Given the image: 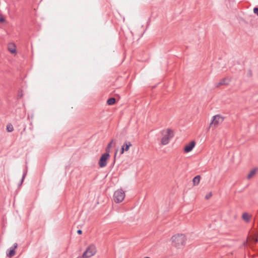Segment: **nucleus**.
Wrapping results in <instances>:
<instances>
[{"mask_svg": "<svg viewBox=\"0 0 258 258\" xmlns=\"http://www.w3.org/2000/svg\"><path fill=\"white\" fill-rule=\"evenodd\" d=\"M13 130L14 127L12 124L9 123L7 125V131L8 132H12Z\"/></svg>", "mask_w": 258, "mask_h": 258, "instance_id": "dca6fc26", "label": "nucleus"}, {"mask_svg": "<svg viewBox=\"0 0 258 258\" xmlns=\"http://www.w3.org/2000/svg\"><path fill=\"white\" fill-rule=\"evenodd\" d=\"M77 233L78 234H81L82 233V231L80 229L77 230Z\"/></svg>", "mask_w": 258, "mask_h": 258, "instance_id": "393cba45", "label": "nucleus"}, {"mask_svg": "<svg viewBox=\"0 0 258 258\" xmlns=\"http://www.w3.org/2000/svg\"><path fill=\"white\" fill-rule=\"evenodd\" d=\"M115 140L112 139L107 145V146L109 147V148H111L112 144H115Z\"/></svg>", "mask_w": 258, "mask_h": 258, "instance_id": "a211bd4d", "label": "nucleus"}, {"mask_svg": "<svg viewBox=\"0 0 258 258\" xmlns=\"http://www.w3.org/2000/svg\"><path fill=\"white\" fill-rule=\"evenodd\" d=\"M5 22V19L0 15V23H3Z\"/></svg>", "mask_w": 258, "mask_h": 258, "instance_id": "412c9836", "label": "nucleus"}, {"mask_svg": "<svg viewBox=\"0 0 258 258\" xmlns=\"http://www.w3.org/2000/svg\"><path fill=\"white\" fill-rule=\"evenodd\" d=\"M242 218L243 220L246 222H248L249 221L250 217L247 213H244L242 214Z\"/></svg>", "mask_w": 258, "mask_h": 258, "instance_id": "4468645a", "label": "nucleus"}, {"mask_svg": "<svg viewBox=\"0 0 258 258\" xmlns=\"http://www.w3.org/2000/svg\"><path fill=\"white\" fill-rule=\"evenodd\" d=\"M117 150L116 151V152H115V153L114 154V158H115V156H116V155L117 154Z\"/></svg>", "mask_w": 258, "mask_h": 258, "instance_id": "a878e982", "label": "nucleus"}, {"mask_svg": "<svg viewBox=\"0 0 258 258\" xmlns=\"http://www.w3.org/2000/svg\"><path fill=\"white\" fill-rule=\"evenodd\" d=\"M196 143L195 141H192L190 142L188 144L186 145L184 149V151L186 153H188L190 152L192 149L195 146Z\"/></svg>", "mask_w": 258, "mask_h": 258, "instance_id": "1a4fd4ad", "label": "nucleus"}, {"mask_svg": "<svg viewBox=\"0 0 258 258\" xmlns=\"http://www.w3.org/2000/svg\"><path fill=\"white\" fill-rule=\"evenodd\" d=\"M27 170L26 169L25 171H24V172L23 173V174L21 180L20 181V183L19 184V186H20L22 184V183H23V181L24 180V178H25V176H26V175L27 174Z\"/></svg>", "mask_w": 258, "mask_h": 258, "instance_id": "f3484780", "label": "nucleus"}, {"mask_svg": "<svg viewBox=\"0 0 258 258\" xmlns=\"http://www.w3.org/2000/svg\"><path fill=\"white\" fill-rule=\"evenodd\" d=\"M186 240L185 235L182 234L175 235L171 238L173 245L178 248H181L185 244Z\"/></svg>", "mask_w": 258, "mask_h": 258, "instance_id": "f257e3e1", "label": "nucleus"}, {"mask_svg": "<svg viewBox=\"0 0 258 258\" xmlns=\"http://www.w3.org/2000/svg\"><path fill=\"white\" fill-rule=\"evenodd\" d=\"M257 170V168H254L252 169L251 170H250L249 174L247 175V178L248 179H249L251 178H252L255 175Z\"/></svg>", "mask_w": 258, "mask_h": 258, "instance_id": "f8f14e48", "label": "nucleus"}, {"mask_svg": "<svg viewBox=\"0 0 258 258\" xmlns=\"http://www.w3.org/2000/svg\"><path fill=\"white\" fill-rule=\"evenodd\" d=\"M8 50L12 53H16V46L13 43H10L8 45Z\"/></svg>", "mask_w": 258, "mask_h": 258, "instance_id": "9b49d317", "label": "nucleus"}, {"mask_svg": "<svg viewBox=\"0 0 258 258\" xmlns=\"http://www.w3.org/2000/svg\"><path fill=\"white\" fill-rule=\"evenodd\" d=\"M253 13L258 16V7H255L253 9Z\"/></svg>", "mask_w": 258, "mask_h": 258, "instance_id": "4be33fe9", "label": "nucleus"}, {"mask_svg": "<svg viewBox=\"0 0 258 258\" xmlns=\"http://www.w3.org/2000/svg\"><path fill=\"white\" fill-rule=\"evenodd\" d=\"M110 148H109V147L107 146L106 149H105V151L106 152L105 153H108L109 154L110 152Z\"/></svg>", "mask_w": 258, "mask_h": 258, "instance_id": "5701e85b", "label": "nucleus"}, {"mask_svg": "<svg viewBox=\"0 0 258 258\" xmlns=\"http://www.w3.org/2000/svg\"><path fill=\"white\" fill-rule=\"evenodd\" d=\"M161 134L164 137L161 139V144L166 145L168 144L170 139L173 137L172 131L168 128L166 131L163 130Z\"/></svg>", "mask_w": 258, "mask_h": 258, "instance_id": "f03ea898", "label": "nucleus"}, {"mask_svg": "<svg viewBox=\"0 0 258 258\" xmlns=\"http://www.w3.org/2000/svg\"><path fill=\"white\" fill-rule=\"evenodd\" d=\"M125 197V194L122 189H118L114 193V201L116 203L121 202Z\"/></svg>", "mask_w": 258, "mask_h": 258, "instance_id": "7ed1b4c3", "label": "nucleus"}, {"mask_svg": "<svg viewBox=\"0 0 258 258\" xmlns=\"http://www.w3.org/2000/svg\"><path fill=\"white\" fill-rule=\"evenodd\" d=\"M110 155L108 153H104L101 155L98 162L100 167L103 168L106 166L107 161Z\"/></svg>", "mask_w": 258, "mask_h": 258, "instance_id": "39448f33", "label": "nucleus"}, {"mask_svg": "<svg viewBox=\"0 0 258 258\" xmlns=\"http://www.w3.org/2000/svg\"><path fill=\"white\" fill-rule=\"evenodd\" d=\"M230 81V80L228 78H225L221 80L216 85V87H219L222 85H227L229 83Z\"/></svg>", "mask_w": 258, "mask_h": 258, "instance_id": "9d476101", "label": "nucleus"}, {"mask_svg": "<svg viewBox=\"0 0 258 258\" xmlns=\"http://www.w3.org/2000/svg\"><path fill=\"white\" fill-rule=\"evenodd\" d=\"M201 179V176L200 175H197L195 176L193 179L192 182L194 185H197L199 184Z\"/></svg>", "mask_w": 258, "mask_h": 258, "instance_id": "ddd939ff", "label": "nucleus"}, {"mask_svg": "<svg viewBox=\"0 0 258 258\" xmlns=\"http://www.w3.org/2000/svg\"><path fill=\"white\" fill-rule=\"evenodd\" d=\"M115 99L113 97H111L107 100V103L109 105H111L114 104L115 103Z\"/></svg>", "mask_w": 258, "mask_h": 258, "instance_id": "2eb2a0df", "label": "nucleus"}, {"mask_svg": "<svg viewBox=\"0 0 258 258\" xmlns=\"http://www.w3.org/2000/svg\"><path fill=\"white\" fill-rule=\"evenodd\" d=\"M212 192H210L205 196V199L208 200L212 197Z\"/></svg>", "mask_w": 258, "mask_h": 258, "instance_id": "6ab92c4d", "label": "nucleus"}, {"mask_svg": "<svg viewBox=\"0 0 258 258\" xmlns=\"http://www.w3.org/2000/svg\"><path fill=\"white\" fill-rule=\"evenodd\" d=\"M17 246H18V244L17 243H15L13 244V246H12L10 248V249L8 250L7 252V255L10 257L13 256L16 253L15 249L17 247Z\"/></svg>", "mask_w": 258, "mask_h": 258, "instance_id": "6e6552de", "label": "nucleus"}, {"mask_svg": "<svg viewBox=\"0 0 258 258\" xmlns=\"http://www.w3.org/2000/svg\"><path fill=\"white\" fill-rule=\"evenodd\" d=\"M247 76L249 77H251L252 76V72L251 70H249L247 73Z\"/></svg>", "mask_w": 258, "mask_h": 258, "instance_id": "b1692460", "label": "nucleus"}, {"mask_svg": "<svg viewBox=\"0 0 258 258\" xmlns=\"http://www.w3.org/2000/svg\"><path fill=\"white\" fill-rule=\"evenodd\" d=\"M223 117L220 115H216L213 117V119L210 123L211 127H216L219 123L223 121Z\"/></svg>", "mask_w": 258, "mask_h": 258, "instance_id": "423d86ee", "label": "nucleus"}, {"mask_svg": "<svg viewBox=\"0 0 258 258\" xmlns=\"http://www.w3.org/2000/svg\"><path fill=\"white\" fill-rule=\"evenodd\" d=\"M132 146V143L128 141H125L123 145L121 146V150H120V154H122L124 151H128L130 147Z\"/></svg>", "mask_w": 258, "mask_h": 258, "instance_id": "0eeeda50", "label": "nucleus"}, {"mask_svg": "<svg viewBox=\"0 0 258 258\" xmlns=\"http://www.w3.org/2000/svg\"><path fill=\"white\" fill-rule=\"evenodd\" d=\"M144 258H150V257H145Z\"/></svg>", "mask_w": 258, "mask_h": 258, "instance_id": "c85d7f7f", "label": "nucleus"}, {"mask_svg": "<svg viewBox=\"0 0 258 258\" xmlns=\"http://www.w3.org/2000/svg\"><path fill=\"white\" fill-rule=\"evenodd\" d=\"M96 248L94 245H91L87 247L86 250L83 253L82 257L83 258H88L93 256L96 253Z\"/></svg>", "mask_w": 258, "mask_h": 258, "instance_id": "20e7f679", "label": "nucleus"}, {"mask_svg": "<svg viewBox=\"0 0 258 258\" xmlns=\"http://www.w3.org/2000/svg\"><path fill=\"white\" fill-rule=\"evenodd\" d=\"M22 96H23L22 94H20V97H22Z\"/></svg>", "mask_w": 258, "mask_h": 258, "instance_id": "cd10ccee", "label": "nucleus"}, {"mask_svg": "<svg viewBox=\"0 0 258 258\" xmlns=\"http://www.w3.org/2000/svg\"><path fill=\"white\" fill-rule=\"evenodd\" d=\"M250 238L251 240L253 241L255 243L258 241V239L257 237H255L254 236H251Z\"/></svg>", "mask_w": 258, "mask_h": 258, "instance_id": "aec40b11", "label": "nucleus"}, {"mask_svg": "<svg viewBox=\"0 0 258 258\" xmlns=\"http://www.w3.org/2000/svg\"><path fill=\"white\" fill-rule=\"evenodd\" d=\"M247 243V242H243V245H245Z\"/></svg>", "mask_w": 258, "mask_h": 258, "instance_id": "bb28decb", "label": "nucleus"}]
</instances>
